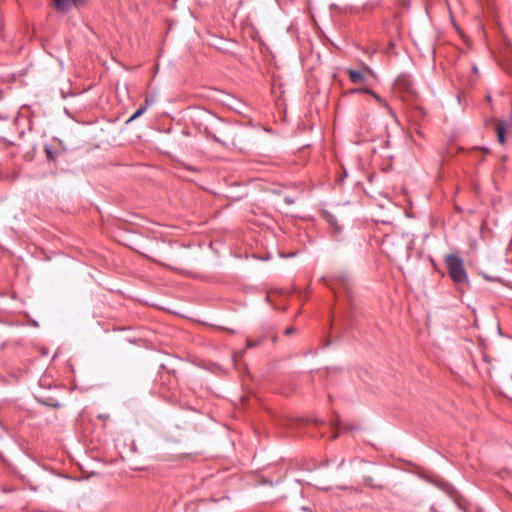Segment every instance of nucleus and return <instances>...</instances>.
Returning <instances> with one entry per match:
<instances>
[{
	"label": "nucleus",
	"instance_id": "nucleus-1",
	"mask_svg": "<svg viewBox=\"0 0 512 512\" xmlns=\"http://www.w3.org/2000/svg\"><path fill=\"white\" fill-rule=\"evenodd\" d=\"M448 274L455 284H468V276L462 259L458 255H448L446 257Z\"/></svg>",
	"mask_w": 512,
	"mask_h": 512
},
{
	"label": "nucleus",
	"instance_id": "nucleus-2",
	"mask_svg": "<svg viewBox=\"0 0 512 512\" xmlns=\"http://www.w3.org/2000/svg\"><path fill=\"white\" fill-rule=\"evenodd\" d=\"M52 7L60 12L67 13L73 8H78L84 4V0H51Z\"/></svg>",
	"mask_w": 512,
	"mask_h": 512
},
{
	"label": "nucleus",
	"instance_id": "nucleus-3",
	"mask_svg": "<svg viewBox=\"0 0 512 512\" xmlns=\"http://www.w3.org/2000/svg\"><path fill=\"white\" fill-rule=\"evenodd\" d=\"M394 86L396 89H398L401 92H405V93L413 92V83H412L410 75H408V74L399 75L394 82Z\"/></svg>",
	"mask_w": 512,
	"mask_h": 512
},
{
	"label": "nucleus",
	"instance_id": "nucleus-4",
	"mask_svg": "<svg viewBox=\"0 0 512 512\" xmlns=\"http://www.w3.org/2000/svg\"><path fill=\"white\" fill-rule=\"evenodd\" d=\"M351 92L352 93L362 92V93H367V94L371 95L379 104H381L387 110V112L389 113V115L392 118H394V119L396 118V115H395L394 111L391 109V107L373 90H371L369 88H362V89H353V90H351Z\"/></svg>",
	"mask_w": 512,
	"mask_h": 512
},
{
	"label": "nucleus",
	"instance_id": "nucleus-5",
	"mask_svg": "<svg viewBox=\"0 0 512 512\" xmlns=\"http://www.w3.org/2000/svg\"><path fill=\"white\" fill-rule=\"evenodd\" d=\"M509 124L506 121L494 120V130L500 144L505 143V135L508 130Z\"/></svg>",
	"mask_w": 512,
	"mask_h": 512
},
{
	"label": "nucleus",
	"instance_id": "nucleus-6",
	"mask_svg": "<svg viewBox=\"0 0 512 512\" xmlns=\"http://www.w3.org/2000/svg\"><path fill=\"white\" fill-rule=\"evenodd\" d=\"M347 73L354 84H363L366 81V76L361 70L347 69Z\"/></svg>",
	"mask_w": 512,
	"mask_h": 512
},
{
	"label": "nucleus",
	"instance_id": "nucleus-7",
	"mask_svg": "<svg viewBox=\"0 0 512 512\" xmlns=\"http://www.w3.org/2000/svg\"><path fill=\"white\" fill-rule=\"evenodd\" d=\"M146 111V107L144 106H140L134 113L133 115L127 120V123H130L132 122L133 120H135L136 118L140 117L144 112Z\"/></svg>",
	"mask_w": 512,
	"mask_h": 512
},
{
	"label": "nucleus",
	"instance_id": "nucleus-8",
	"mask_svg": "<svg viewBox=\"0 0 512 512\" xmlns=\"http://www.w3.org/2000/svg\"><path fill=\"white\" fill-rule=\"evenodd\" d=\"M154 101H155L154 97H152V96L146 97L144 107H146V109H147L150 105H152L154 103Z\"/></svg>",
	"mask_w": 512,
	"mask_h": 512
},
{
	"label": "nucleus",
	"instance_id": "nucleus-9",
	"mask_svg": "<svg viewBox=\"0 0 512 512\" xmlns=\"http://www.w3.org/2000/svg\"><path fill=\"white\" fill-rule=\"evenodd\" d=\"M341 284L344 286L345 289H348V278L346 276H343L340 278Z\"/></svg>",
	"mask_w": 512,
	"mask_h": 512
},
{
	"label": "nucleus",
	"instance_id": "nucleus-10",
	"mask_svg": "<svg viewBox=\"0 0 512 512\" xmlns=\"http://www.w3.org/2000/svg\"><path fill=\"white\" fill-rule=\"evenodd\" d=\"M257 345H258V342L251 341V340L247 341V347L248 348H253V347H256Z\"/></svg>",
	"mask_w": 512,
	"mask_h": 512
},
{
	"label": "nucleus",
	"instance_id": "nucleus-11",
	"mask_svg": "<svg viewBox=\"0 0 512 512\" xmlns=\"http://www.w3.org/2000/svg\"><path fill=\"white\" fill-rule=\"evenodd\" d=\"M294 332H295V329H294L293 327H291V328H287V329L285 330V334H286V335H290V334H292V333H294Z\"/></svg>",
	"mask_w": 512,
	"mask_h": 512
},
{
	"label": "nucleus",
	"instance_id": "nucleus-12",
	"mask_svg": "<svg viewBox=\"0 0 512 512\" xmlns=\"http://www.w3.org/2000/svg\"><path fill=\"white\" fill-rule=\"evenodd\" d=\"M213 139H214L215 141H219V139H218L216 136H213Z\"/></svg>",
	"mask_w": 512,
	"mask_h": 512
}]
</instances>
